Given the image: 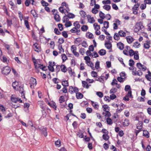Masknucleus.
Here are the masks:
<instances>
[{
  "label": "nucleus",
  "instance_id": "a211bd4d",
  "mask_svg": "<svg viewBox=\"0 0 151 151\" xmlns=\"http://www.w3.org/2000/svg\"><path fill=\"white\" fill-rule=\"evenodd\" d=\"M60 68H61V70L62 72L64 73H65L66 72L67 69L65 65L63 64L62 65L60 66Z\"/></svg>",
  "mask_w": 151,
  "mask_h": 151
},
{
  "label": "nucleus",
  "instance_id": "cd10ccee",
  "mask_svg": "<svg viewBox=\"0 0 151 151\" xmlns=\"http://www.w3.org/2000/svg\"><path fill=\"white\" fill-rule=\"evenodd\" d=\"M134 58L136 60H137L139 59V56L138 54V52L137 51H134Z\"/></svg>",
  "mask_w": 151,
  "mask_h": 151
},
{
  "label": "nucleus",
  "instance_id": "aec40b11",
  "mask_svg": "<svg viewBox=\"0 0 151 151\" xmlns=\"http://www.w3.org/2000/svg\"><path fill=\"white\" fill-rule=\"evenodd\" d=\"M76 96L77 99H80L83 98V95L80 93L77 92L76 93Z\"/></svg>",
  "mask_w": 151,
  "mask_h": 151
},
{
  "label": "nucleus",
  "instance_id": "dca6fc26",
  "mask_svg": "<svg viewBox=\"0 0 151 151\" xmlns=\"http://www.w3.org/2000/svg\"><path fill=\"white\" fill-rule=\"evenodd\" d=\"M73 26L77 29H79L80 27V25L79 22L77 21L75 22L73 24Z\"/></svg>",
  "mask_w": 151,
  "mask_h": 151
},
{
  "label": "nucleus",
  "instance_id": "6e6552de",
  "mask_svg": "<svg viewBox=\"0 0 151 151\" xmlns=\"http://www.w3.org/2000/svg\"><path fill=\"white\" fill-rule=\"evenodd\" d=\"M137 66L139 69L142 70L143 71H145L147 69V68L145 66L142 65L140 63H137Z\"/></svg>",
  "mask_w": 151,
  "mask_h": 151
},
{
  "label": "nucleus",
  "instance_id": "37998d69",
  "mask_svg": "<svg viewBox=\"0 0 151 151\" xmlns=\"http://www.w3.org/2000/svg\"><path fill=\"white\" fill-rule=\"evenodd\" d=\"M134 52L133 51V50L132 49H131L129 50L128 52L129 55L130 56H132L134 54Z\"/></svg>",
  "mask_w": 151,
  "mask_h": 151
},
{
  "label": "nucleus",
  "instance_id": "4c0bfd02",
  "mask_svg": "<svg viewBox=\"0 0 151 151\" xmlns=\"http://www.w3.org/2000/svg\"><path fill=\"white\" fill-rule=\"evenodd\" d=\"M58 48L60 50L59 52L60 53L63 52L64 51V49L62 47V45H59L58 46Z\"/></svg>",
  "mask_w": 151,
  "mask_h": 151
},
{
  "label": "nucleus",
  "instance_id": "f03ea898",
  "mask_svg": "<svg viewBox=\"0 0 151 151\" xmlns=\"http://www.w3.org/2000/svg\"><path fill=\"white\" fill-rule=\"evenodd\" d=\"M126 36V33L123 31L121 30L118 32V33H115L114 38L115 40H119L120 39L119 37H124Z\"/></svg>",
  "mask_w": 151,
  "mask_h": 151
},
{
  "label": "nucleus",
  "instance_id": "680f3d73",
  "mask_svg": "<svg viewBox=\"0 0 151 151\" xmlns=\"http://www.w3.org/2000/svg\"><path fill=\"white\" fill-rule=\"evenodd\" d=\"M102 3L104 4H111V1L110 0H107L106 1H103Z\"/></svg>",
  "mask_w": 151,
  "mask_h": 151
},
{
  "label": "nucleus",
  "instance_id": "864d4df0",
  "mask_svg": "<svg viewBox=\"0 0 151 151\" xmlns=\"http://www.w3.org/2000/svg\"><path fill=\"white\" fill-rule=\"evenodd\" d=\"M24 23L25 26L28 29H29V22L27 20H24Z\"/></svg>",
  "mask_w": 151,
  "mask_h": 151
},
{
  "label": "nucleus",
  "instance_id": "a878e982",
  "mask_svg": "<svg viewBox=\"0 0 151 151\" xmlns=\"http://www.w3.org/2000/svg\"><path fill=\"white\" fill-rule=\"evenodd\" d=\"M143 136L148 138L149 137V133L146 130L143 131Z\"/></svg>",
  "mask_w": 151,
  "mask_h": 151
},
{
  "label": "nucleus",
  "instance_id": "0e129e2a",
  "mask_svg": "<svg viewBox=\"0 0 151 151\" xmlns=\"http://www.w3.org/2000/svg\"><path fill=\"white\" fill-rule=\"evenodd\" d=\"M54 32L56 35H59L61 34L60 32L59 31L58 29L57 28H55L54 29Z\"/></svg>",
  "mask_w": 151,
  "mask_h": 151
},
{
  "label": "nucleus",
  "instance_id": "e2e57ef3",
  "mask_svg": "<svg viewBox=\"0 0 151 151\" xmlns=\"http://www.w3.org/2000/svg\"><path fill=\"white\" fill-rule=\"evenodd\" d=\"M132 74L134 75H136L137 74L136 72V68H135L132 67Z\"/></svg>",
  "mask_w": 151,
  "mask_h": 151
},
{
  "label": "nucleus",
  "instance_id": "412c9836",
  "mask_svg": "<svg viewBox=\"0 0 151 151\" xmlns=\"http://www.w3.org/2000/svg\"><path fill=\"white\" fill-rule=\"evenodd\" d=\"M106 51L105 50L102 49L99 52V53L101 56H103L106 54Z\"/></svg>",
  "mask_w": 151,
  "mask_h": 151
},
{
  "label": "nucleus",
  "instance_id": "8fccbe9b",
  "mask_svg": "<svg viewBox=\"0 0 151 151\" xmlns=\"http://www.w3.org/2000/svg\"><path fill=\"white\" fill-rule=\"evenodd\" d=\"M102 137L105 140H108L109 137V136L107 134H104L102 136Z\"/></svg>",
  "mask_w": 151,
  "mask_h": 151
},
{
  "label": "nucleus",
  "instance_id": "5fc2aeb1",
  "mask_svg": "<svg viewBox=\"0 0 151 151\" xmlns=\"http://www.w3.org/2000/svg\"><path fill=\"white\" fill-rule=\"evenodd\" d=\"M81 45L83 47L85 48L87 47L88 46L86 42L85 41H83V42L81 43Z\"/></svg>",
  "mask_w": 151,
  "mask_h": 151
},
{
  "label": "nucleus",
  "instance_id": "4d7b16f0",
  "mask_svg": "<svg viewBox=\"0 0 151 151\" xmlns=\"http://www.w3.org/2000/svg\"><path fill=\"white\" fill-rule=\"evenodd\" d=\"M64 96H60L59 99V101L60 102V103H63V102H64L65 101V100L64 99Z\"/></svg>",
  "mask_w": 151,
  "mask_h": 151
},
{
  "label": "nucleus",
  "instance_id": "603ef678",
  "mask_svg": "<svg viewBox=\"0 0 151 151\" xmlns=\"http://www.w3.org/2000/svg\"><path fill=\"white\" fill-rule=\"evenodd\" d=\"M31 13L33 17H37V14H36V11L35 10H31Z\"/></svg>",
  "mask_w": 151,
  "mask_h": 151
},
{
  "label": "nucleus",
  "instance_id": "a19ab883",
  "mask_svg": "<svg viewBox=\"0 0 151 151\" xmlns=\"http://www.w3.org/2000/svg\"><path fill=\"white\" fill-rule=\"evenodd\" d=\"M11 99L12 102L16 103L18 101V98L13 97V96H12L11 97Z\"/></svg>",
  "mask_w": 151,
  "mask_h": 151
},
{
  "label": "nucleus",
  "instance_id": "9d476101",
  "mask_svg": "<svg viewBox=\"0 0 151 151\" xmlns=\"http://www.w3.org/2000/svg\"><path fill=\"white\" fill-rule=\"evenodd\" d=\"M127 42L129 44L131 43L134 39L131 36H128L126 37Z\"/></svg>",
  "mask_w": 151,
  "mask_h": 151
},
{
  "label": "nucleus",
  "instance_id": "de8ad7c7",
  "mask_svg": "<svg viewBox=\"0 0 151 151\" xmlns=\"http://www.w3.org/2000/svg\"><path fill=\"white\" fill-rule=\"evenodd\" d=\"M117 91V89L116 88H112L110 91V93H113V94L116 93Z\"/></svg>",
  "mask_w": 151,
  "mask_h": 151
},
{
  "label": "nucleus",
  "instance_id": "f3484780",
  "mask_svg": "<svg viewBox=\"0 0 151 151\" xmlns=\"http://www.w3.org/2000/svg\"><path fill=\"white\" fill-rule=\"evenodd\" d=\"M43 103H44V102H41L40 101H39L38 102V104H40V107L42 109V113H43V111H45V107L43 106Z\"/></svg>",
  "mask_w": 151,
  "mask_h": 151
},
{
  "label": "nucleus",
  "instance_id": "09e8293b",
  "mask_svg": "<svg viewBox=\"0 0 151 151\" xmlns=\"http://www.w3.org/2000/svg\"><path fill=\"white\" fill-rule=\"evenodd\" d=\"M87 37L89 39L93 38V35L90 32H88L86 35Z\"/></svg>",
  "mask_w": 151,
  "mask_h": 151
},
{
  "label": "nucleus",
  "instance_id": "e433bc0d",
  "mask_svg": "<svg viewBox=\"0 0 151 151\" xmlns=\"http://www.w3.org/2000/svg\"><path fill=\"white\" fill-rule=\"evenodd\" d=\"M62 85L63 86L67 87L69 86L68 83L67 81H64L62 82Z\"/></svg>",
  "mask_w": 151,
  "mask_h": 151
},
{
  "label": "nucleus",
  "instance_id": "c9c22d12",
  "mask_svg": "<svg viewBox=\"0 0 151 151\" xmlns=\"http://www.w3.org/2000/svg\"><path fill=\"white\" fill-rule=\"evenodd\" d=\"M93 26L95 30H99L100 28V26L98 25L97 23H95L93 24Z\"/></svg>",
  "mask_w": 151,
  "mask_h": 151
},
{
  "label": "nucleus",
  "instance_id": "20e7f679",
  "mask_svg": "<svg viewBox=\"0 0 151 151\" xmlns=\"http://www.w3.org/2000/svg\"><path fill=\"white\" fill-rule=\"evenodd\" d=\"M52 12L53 13L54 18L55 20L57 22H59L60 20V18L58 10L57 9H53L52 10Z\"/></svg>",
  "mask_w": 151,
  "mask_h": 151
},
{
  "label": "nucleus",
  "instance_id": "72a5a7b5",
  "mask_svg": "<svg viewBox=\"0 0 151 151\" xmlns=\"http://www.w3.org/2000/svg\"><path fill=\"white\" fill-rule=\"evenodd\" d=\"M70 50L73 53L76 51L77 47L75 45H73L71 47Z\"/></svg>",
  "mask_w": 151,
  "mask_h": 151
},
{
  "label": "nucleus",
  "instance_id": "13d9d810",
  "mask_svg": "<svg viewBox=\"0 0 151 151\" xmlns=\"http://www.w3.org/2000/svg\"><path fill=\"white\" fill-rule=\"evenodd\" d=\"M118 60L119 61V62L123 64L124 65V66L125 67V65L123 62V59L122 58L120 57L118 58Z\"/></svg>",
  "mask_w": 151,
  "mask_h": 151
},
{
  "label": "nucleus",
  "instance_id": "393cba45",
  "mask_svg": "<svg viewBox=\"0 0 151 151\" xmlns=\"http://www.w3.org/2000/svg\"><path fill=\"white\" fill-rule=\"evenodd\" d=\"M86 63L93 70H94V68L93 67V64L92 63V62L88 61L86 62Z\"/></svg>",
  "mask_w": 151,
  "mask_h": 151
},
{
  "label": "nucleus",
  "instance_id": "338daca9",
  "mask_svg": "<svg viewBox=\"0 0 151 151\" xmlns=\"http://www.w3.org/2000/svg\"><path fill=\"white\" fill-rule=\"evenodd\" d=\"M91 75L93 77H96L97 76V73L95 71H92L91 72Z\"/></svg>",
  "mask_w": 151,
  "mask_h": 151
},
{
  "label": "nucleus",
  "instance_id": "7ed1b4c3",
  "mask_svg": "<svg viewBox=\"0 0 151 151\" xmlns=\"http://www.w3.org/2000/svg\"><path fill=\"white\" fill-rule=\"evenodd\" d=\"M144 28V26L143 25L142 22H137L134 26V32L137 33L139 31L142 30Z\"/></svg>",
  "mask_w": 151,
  "mask_h": 151
},
{
  "label": "nucleus",
  "instance_id": "9b49d317",
  "mask_svg": "<svg viewBox=\"0 0 151 151\" xmlns=\"http://www.w3.org/2000/svg\"><path fill=\"white\" fill-rule=\"evenodd\" d=\"M105 47L108 49H110L112 48V44L109 41L105 43Z\"/></svg>",
  "mask_w": 151,
  "mask_h": 151
},
{
  "label": "nucleus",
  "instance_id": "79ce46f5",
  "mask_svg": "<svg viewBox=\"0 0 151 151\" xmlns=\"http://www.w3.org/2000/svg\"><path fill=\"white\" fill-rule=\"evenodd\" d=\"M99 16L100 18L102 19H104L105 18V14L101 11L99 12Z\"/></svg>",
  "mask_w": 151,
  "mask_h": 151
},
{
  "label": "nucleus",
  "instance_id": "49530a36",
  "mask_svg": "<svg viewBox=\"0 0 151 151\" xmlns=\"http://www.w3.org/2000/svg\"><path fill=\"white\" fill-rule=\"evenodd\" d=\"M61 56L63 62H64L67 59V58L65 54H62Z\"/></svg>",
  "mask_w": 151,
  "mask_h": 151
},
{
  "label": "nucleus",
  "instance_id": "774afa93",
  "mask_svg": "<svg viewBox=\"0 0 151 151\" xmlns=\"http://www.w3.org/2000/svg\"><path fill=\"white\" fill-rule=\"evenodd\" d=\"M146 7V4H142L140 6V9L142 10H144L145 9Z\"/></svg>",
  "mask_w": 151,
  "mask_h": 151
},
{
  "label": "nucleus",
  "instance_id": "b1692460",
  "mask_svg": "<svg viewBox=\"0 0 151 151\" xmlns=\"http://www.w3.org/2000/svg\"><path fill=\"white\" fill-rule=\"evenodd\" d=\"M81 29L82 31L86 32L88 29V27L86 25H83L81 27Z\"/></svg>",
  "mask_w": 151,
  "mask_h": 151
},
{
  "label": "nucleus",
  "instance_id": "6e6d98bb",
  "mask_svg": "<svg viewBox=\"0 0 151 151\" xmlns=\"http://www.w3.org/2000/svg\"><path fill=\"white\" fill-rule=\"evenodd\" d=\"M62 34L63 37L65 38L68 37V35L66 31H64L62 32Z\"/></svg>",
  "mask_w": 151,
  "mask_h": 151
},
{
  "label": "nucleus",
  "instance_id": "c756f323",
  "mask_svg": "<svg viewBox=\"0 0 151 151\" xmlns=\"http://www.w3.org/2000/svg\"><path fill=\"white\" fill-rule=\"evenodd\" d=\"M129 124V120L127 119H125L124 120V122H123V125L124 126H128Z\"/></svg>",
  "mask_w": 151,
  "mask_h": 151
},
{
  "label": "nucleus",
  "instance_id": "0eeeda50",
  "mask_svg": "<svg viewBox=\"0 0 151 151\" xmlns=\"http://www.w3.org/2000/svg\"><path fill=\"white\" fill-rule=\"evenodd\" d=\"M29 84L30 85V88L32 89L34 88V87L36 86L37 84L36 80L35 78H32Z\"/></svg>",
  "mask_w": 151,
  "mask_h": 151
},
{
  "label": "nucleus",
  "instance_id": "39448f33",
  "mask_svg": "<svg viewBox=\"0 0 151 151\" xmlns=\"http://www.w3.org/2000/svg\"><path fill=\"white\" fill-rule=\"evenodd\" d=\"M11 71V70L9 69V67L6 66L4 67L1 70L2 73L7 75Z\"/></svg>",
  "mask_w": 151,
  "mask_h": 151
},
{
  "label": "nucleus",
  "instance_id": "58836bf2",
  "mask_svg": "<svg viewBox=\"0 0 151 151\" xmlns=\"http://www.w3.org/2000/svg\"><path fill=\"white\" fill-rule=\"evenodd\" d=\"M80 14L81 17H85L86 15V12L83 10H81L80 11Z\"/></svg>",
  "mask_w": 151,
  "mask_h": 151
},
{
  "label": "nucleus",
  "instance_id": "bb28decb",
  "mask_svg": "<svg viewBox=\"0 0 151 151\" xmlns=\"http://www.w3.org/2000/svg\"><path fill=\"white\" fill-rule=\"evenodd\" d=\"M103 110L105 111H109V107L107 105H104L103 106Z\"/></svg>",
  "mask_w": 151,
  "mask_h": 151
},
{
  "label": "nucleus",
  "instance_id": "c03bdc74",
  "mask_svg": "<svg viewBox=\"0 0 151 151\" xmlns=\"http://www.w3.org/2000/svg\"><path fill=\"white\" fill-rule=\"evenodd\" d=\"M72 24L71 23V22L70 21H68L65 22V26L66 27H68L71 26L72 25Z\"/></svg>",
  "mask_w": 151,
  "mask_h": 151
},
{
  "label": "nucleus",
  "instance_id": "2eb2a0df",
  "mask_svg": "<svg viewBox=\"0 0 151 151\" xmlns=\"http://www.w3.org/2000/svg\"><path fill=\"white\" fill-rule=\"evenodd\" d=\"M148 74H146L145 75V78L147 79V80L150 81H151V73L149 71H148Z\"/></svg>",
  "mask_w": 151,
  "mask_h": 151
},
{
  "label": "nucleus",
  "instance_id": "473e14b6",
  "mask_svg": "<svg viewBox=\"0 0 151 151\" xmlns=\"http://www.w3.org/2000/svg\"><path fill=\"white\" fill-rule=\"evenodd\" d=\"M68 14L67 15L69 18L73 19L75 17V15L73 14L68 12Z\"/></svg>",
  "mask_w": 151,
  "mask_h": 151
},
{
  "label": "nucleus",
  "instance_id": "f257e3e1",
  "mask_svg": "<svg viewBox=\"0 0 151 151\" xmlns=\"http://www.w3.org/2000/svg\"><path fill=\"white\" fill-rule=\"evenodd\" d=\"M12 86L14 89H17L19 91L20 93L21 94L22 97H23L24 98H25V94L24 93V91L23 88V85L19 86V82L15 81L13 83Z\"/></svg>",
  "mask_w": 151,
  "mask_h": 151
},
{
  "label": "nucleus",
  "instance_id": "4be33fe9",
  "mask_svg": "<svg viewBox=\"0 0 151 151\" xmlns=\"http://www.w3.org/2000/svg\"><path fill=\"white\" fill-rule=\"evenodd\" d=\"M142 123L141 122H139L137 125V128L138 129L142 130Z\"/></svg>",
  "mask_w": 151,
  "mask_h": 151
},
{
  "label": "nucleus",
  "instance_id": "5701e85b",
  "mask_svg": "<svg viewBox=\"0 0 151 151\" xmlns=\"http://www.w3.org/2000/svg\"><path fill=\"white\" fill-rule=\"evenodd\" d=\"M39 66H37V68H39L40 69H42L43 70H46L47 69H45V68H46V66H44L43 65H41L40 64H38Z\"/></svg>",
  "mask_w": 151,
  "mask_h": 151
},
{
  "label": "nucleus",
  "instance_id": "423d86ee",
  "mask_svg": "<svg viewBox=\"0 0 151 151\" xmlns=\"http://www.w3.org/2000/svg\"><path fill=\"white\" fill-rule=\"evenodd\" d=\"M55 64L54 62H52L50 61L49 62V65L48 66V68L50 71L52 72H53L54 71V69L53 67L55 65Z\"/></svg>",
  "mask_w": 151,
  "mask_h": 151
},
{
  "label": "nucleus",
  "instance_id": "ddd939ff",
  "mask_svg": "<svg viewBox=\"0 0 151 151\" xmlns=\"http://www.w3.org/2000/svg\"><path fill=\"white\" fill-rule=\"evenodd\" d=\"M118 48L120 50H122L124 48V44L121 42H119L117 44Z\"/></svg>",
  "mask_w": 151,
  "mask_h": 151
},
{
  "label": "nucleus",
  "instance_id": "6ab92c4d",
  "mask_svg": "<svg viewBox=\"0 0 151 151\" xmlns=\"http://www.w3.org/2000/svg\"><path fill=\"white\" fill-rule=\"evenodd\" d=\"M91 104L92 106L95 109H98L99 105L97 102H94L92 101H91Z\"/></svg>",
  "mask_w": 151,
  "mask_h": 151
},
{
  "label": "nucleus",
  "instance_id": "bf43d9fd",
  "mask_svg": "<svg viewBox=\"0 0 151 151\" xmlns=\"http://www.w3.org/2000/svg\"><path fill=\"white\" fill-rule=\"evenodd\" d=\"M43 134H44L45 137L47 136V129L46 128H44L42 130Z\"/></svg>",
  "mask_w": 151,
  "mask_h": 151
},
{
  "label": "nucleus",
  "instance_id": "052dcab7",
  "mask_svg": "<svg viewBox=\"0 0 151 151\" xmlns=\"http://www.w3.org/2000/svg\"><path fill=\"white\" fill-rule=\"evenodd\" d=\"M41 3L42 6H47L49 5V4L48 3L46 2L44 0H42Z\"/></svg>",
  "mask_w": 151,
  "mask_h": 151
},
{
  "label": "nucleus",
  "instance_id": "2f4dec72",
  "mask_svg": "<svg viewBox=\"0 0 151 151\" xmlns=\"http://www.w3.org/2000/svg\"><path fill=\"white\" fill-rule=\"evenodd\" d=\"M82 86L84 87H86V88H89V86L87 83L85 81H82Z\"/></svg>",
  "mask_w": 151,
  "mask_h": 151
},
{
  "label": "nucleus",
  "instance_id": "c85d7f7f",
  "mask_svg": "<svg viewBox=\"0 0 151 151\" xmlns=\"http://www.w3.org/2000/svg\"><path fill=\"white\" fill-rule=\"evenodd\" d=\"M104 27H103L107 29L109 27V22L108 21H105L103 22Z\"/></svg>",
  "mask_w": 151,
  "mask_h": 151
},
{
  "label": "nucleus",
  "instance_id": "69168bd1",
  "mask_svg": "<svg viewBox=\"0 0 151 151\" xmlns=\"http://www.w3.org/2000/svg\"><path fill=\"white\" fill-rule=\"evenodd\" d=\"M100 62L99 61H97L95 64V67L96 69H98L99 67Z\"/></svg>",
  "mask_w": 151,
  "mask_h": 151
},
{
  "label": "nucleus",
  "instance_id": "f8f14e48",
  "mask_svg": "<svg viewBox=\"0 0 151 151\" xmlns=\"http://www.w3.org/2000/svg\"><path fill=\"white\" fill-rule=\"evenodd\" d=\"M48 104L51 107H52L55 110H56L57 108V106L56 105V104L54 102H52L51 103H50L48 102Z\"/></svg>",
  "mask_w": 151,
  "mask_h": 151
},
{
  "label": "nucleus",
  "instance_id": "f704fd0d",
  "mask_svg": "<svg viewBox=\"0 0 151 151\" xmlns=\"http://www.w3.org/2000/svg\"><path fill=\"white\" fill-rule=\"evenodd\" d=\"M55 144L56 146L59 147L61 145L60 140V139H58L55 142Z\"/></svg>",
  "mask_w": 151,
  "mask_h": 151
},
{
  "label": "nucleus",
  "instance_id": "1a4fd4ad",
  "mask_svg": "<svg viewBox=\"0 0 151 151\" xmlns=\"http://www.w3.org/2000/svg\"><path fill=\"white\" fill-rule=\"evenodd\" d=\"M87 17L89 22L91 23H93L95 22V20L93 17H91L90 15H88Z\"/></svg>",
  "mask_w": 151,
  "mask_h": 151
},
{
  "label": "nucleus",
  "instance_id": "4468645a",
  "mask_svg": "<svg viewBox=\"0 0 151 151\" xmlns=\"http://www.w3.org/2000/svg\"><path fill=\"white\" fill-rule=\"evenodd\" d=\"M38 44L37 43H34L33 45V48L34 49V50L35 51L38 52V50H39V47L38 46Z\"/></svg>",
  "mask_w": 151,
  "mask_h": 151
},
{
  "label": "nucleus",
  "instance_id": "3c124183",
  "mask_svg": "<svg viewBox=\"0 0 151 151\" xmlns=\"http://www.w3.org/2000/svg\"><path fill=\"white\" fill-rule=\"evenodd\" d=\"M80 54L82 55H83L85 52V50L83 48H81L79 50V51Z\"/></svg>",
  "mask_w": 151,
  "mask_h": 151
},
{
  "label": "nucleus",
  "instance_id": "a18cd8bd",
  "mask_svg": "<svg viewBox=\"0 0 151 151\" xmlns=\"http://www.w3.org/2000/svg\"><path fill=\"white\" fill-rule=\"evenodd\" d=\"M107 123L108 124L111 125L112 124L113 122L111 119L109 118H108L106 119Z\"/></svg>",
  "mask_w": 151,
  "mask_h": 151
},
{
  "label": "nucleus",
  "instance_id": "7c9ffc66",
  "mask_svg": "<svg viewBox=\"0 0 151 151\" xmlns=\"http://www.w3.org/2000/svg\"><path fill=\"white\" fill-rule=\"evenodd\" d=\"M69 18L67 17V15L65 14V15L63 17V23L68 22L69 20Z\"/></svg>",
  "mask_w": 151,
  "mask_h": 151
},
{
  "label": "nucleus",
  "instance_id": "ea45409f",
  "mask_svg": "<svg viewBox=\"0 0 151 151\" xmlns=\"http://www.w3.org/2000/svg\"><path fill=\"white\" fill-rule=\"evenodd\" d=\"M103 8L107 11H109L110 9L111 6L109 5H106L103 6Z\"/></svg>",
  "mask_w": 151,
  "mask_h": 151
}]
</instances>
